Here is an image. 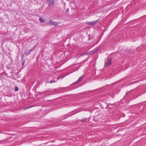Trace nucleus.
I'll return each mask as SVG.
<instances>
[{
  "instance_id": "1",
  "label": "nucleus",
  "mask_w": 146,
  "mask_h": 146,
  "mask_svg": "<svg viewBox=\"0 0 146 146\" xmlns=\"http://www.w3.org/2000/svg\"><path fill=\"white\" fill-rule=\"evenodd\" d=\"M105 61L104 67L106 68L111 64V59L110 58H108Z\"/></svg>"
},
{
  "instance_id": "2",
  "label": "nucleus",
  "mask_w": 146,
  "mask_h": 146,
  "mask_svg": "<svg viewBox=\"0 0 146 146\" xmlns=\"http://www.w3.org/2000/svg\"><path fill=\"white\" fill-rule=\"evenodd\" d=\"M49 6H53L54 4V0H47Z\"/></svg>"
},
{
  "instance_id": "3",
  "label": "nucleus",
  "mask_w": 146,
  "mask_h": 146,
  "mask_svg": "<svg viewBox=\"0 0 146 146\" xmlns=\"http://www.w3.org/2000/svg\"><path fill=\"white\" fill-rule=\"evenodd\" d=\"M98 20H96L94 21H93L90 22H87V24L88 25H94L96 24L98 21Z\"/></svg>"
},
{
  "instance_id": "4",
  "label": "nucleus",
  "mask_w": 146,
  "mask_h": 146,
  "mask_svg": "<svg viewBox=\"0 0 146 146\" xmlns=\"http://www.w3.org/2000/svg\"><path fill=\"white\" fill-rule=\"evenodd\" d=\"M35 46H34L32 49H31L30 50H29L28 51H25V54L26 55H28L29 54H30L32 50H33V49H34V48H35Z\"/></svg>"
},
{
  "instance_id": "5",
  "label": "nucleus",
  "mask_w": 146,
  "mask_h": 146,
  "mask_svg": "<svg viewBox=\"0 0 146 146\" xmlns=\"http://www.w3.org/2000/svg\"><path fill=\"white\" fill-rule=\"evenodd\" d=\"M49 24V25H54L55 24V22L53 21H49L47 23V24Z\"/></svg>"
},
{
  "instance_id": "6",
  "label": "nucleus",
  "mask_w": 146,
  "mask_h": 146,
  "mask_svg": "<svg viewBox=\"0 0 146 146\" xmlns=\"http://www.w3.org/2000/svg\"><path fill=\"white\" fill-rule=\"evenodd\" d=\"M84 77V75H83L82 76L80 77L79 79H78V80L75 83H77L79 82V81H82L83 80Z\"/></svg>"
},
{
  "instance_id": "7",
  "label": "nucleus",
  "mask_w": 146,
  "mask_h": 146,
  "mask_svg": "<svg viewBox=\"0 0 146 146\" xmlns=\"http://www.w3.org/2000/svg\"><path fill=\"white\" fill-rule=\"evenodd\" d=\"M131 94V92H127L126 94H125V96H124V97L126 98L127 97V96Z\"/></svg>"
},
{
  "instance_id": "8",
  "label": "nucleus",
  "mask_w": 146,
  "mask_h": 146,
  "mask_svg": "<svg viewBox=\"0 0 146 146\" xmlns=\"http://www.w3.org/2000/svg\"><path fill=\"white\" fill-rule=\"evenodd\" d=\"M39 21L40 23H43L44 22V21L43 19L41 17L39 18Z\"/></svg>"
},
{
  "instance_id": "9",
  "label": "nucleus",
  "mask_w": 146,
  "mask_h": 146,
  "mask_svg": "<svg viewBox=\"0 0 146 146\" xmlns=\"http://www.w3.org/2000/svg\"><path fill=\"white\" fill-rule=\"evenodd\" d=\"M26 61L25 60H23L21 62V65L22 66H24V65L25 62Z\"/></svg>"
},
{
  "instance_id": "10",
  "label": "nucleus",
  "mask_w": 146,
  "mask_h": 146,
  "mask_svg": "<svg viewBox=\"0 0 146 146\" xmlns=\"http://www.w3.org/2000/svg\"><path fill=\"white\" fill-rule=\"evenodd\" d=\"M56 81L55 80H51L50 81L49 83H52L54 82H56Z\"/></svg>"
},
{
  "instance_id": "11",
  "label": "nucleus",
  "mask_w": 146,
  "mask_h": 146,
  "mask_svg": "<svg viewBox=\"0 0 146 146\" xmlns=\"http://www.w3.org/2000/svg\"><path fill=\"white\" fill-rule=\"evenodd\" d=\"M80 121L82 122H85L86 121V118H84L81 120H80Z\"/></svg>"
},
{
  "instance_id": "12",
  "label": "nucleus",
  "mask_w": 146,
  "mask_h": 146,
  "mask_svg": "<svg viewBox=\"0 0 146 146\" xmlns=\"http://www.w3.org/2000/svg\"><path fill=\"white\" fill-rule=\"evenodd\" d=\"M18 90H19V89H18V88L17 86L15 87V92L17 91Z\"/></svg>"
},
{
  "instance_id": "13",
  "label": "nucleus",
  "mask_w": 146,
  "mask_h": 146,
  "mask_svg": "<svg viewBox=\"0 0 146 146\" xmlns=\"http://www.w3.org/2000/svg\"><path fill=\"white\" fill-rule=\"evenodd\" d=\"M69 11V9H67L66 11V12H67Z\"/></svg>"
},
{
  "instance_id": "14",
  "label": "nucleus",
  "mask_w": 146,
  "mask_h": 146,
  "mask_svg": "<svg viewBox=\"0 0 146 146\" xmlns=\"http://www.w3.org/2000/svg\"><path fill=\"white\" fill-rule=\"evenodd\" d=\"M22 56V59H23V58L24 57V55H22L21 56Z\"/></svg>"
},
{
  "instance_id": "15",
  "label": "nucleus",
  "mask_w": 146,
  "mask_h": 146,
  "mask_svg": "<svg viewBox=\"0 0 146 146\" xmlns=\"http://www.w3.org/2000/svg\"><path fill=\"white\" fill-rule=\"evenodd\" d=\"M64 77H65L64 76H63V77L62 78H64Z\"/></svg>"
},
{
  "instance_id": "16",
  "label": "nucleus",
  "mask_w": 146,
  "mask_h": 146,
  "mask_svg": "<svg viewBox=\"0 0 146 146\" xmlns=\"http://www.w3.org/2000/svg\"><path fill=\"white\" fill-rule=\"evenodd\" d=\"M31 108V107H29L28 108ZM27 108H26V109H27Z\"/></svg>"
},
{
  "instance_id": "17",
  "label": "nucleus",
  "mask_w": 146,
  "mask_h": 146,
  "mask_svg": "<svg viewBox=\"0 0 146 146\" xmlns=\"http://www.w3.org/2000/svg\"><path fill=\"white\" fill-rule=\"evenodd\" d=\"M96 52L95 51H94L93 53H94V52Z\"/></svg>"
},
{
  "instance_id": "18",
  "label": "nucleus",
  "mask_w": 146,
  "mask_h": 146,
  "mask_svg": "<svg viewBox=\"0 0 146 146\" xmlns=\"http://www.w3.org/2000/svg\"><path fill=\"white\" fill-rule=\"evenodd\" d=\"M46 92V91H45V92H44V93H45V92Z\"/></svg>"
}]
</instances>
